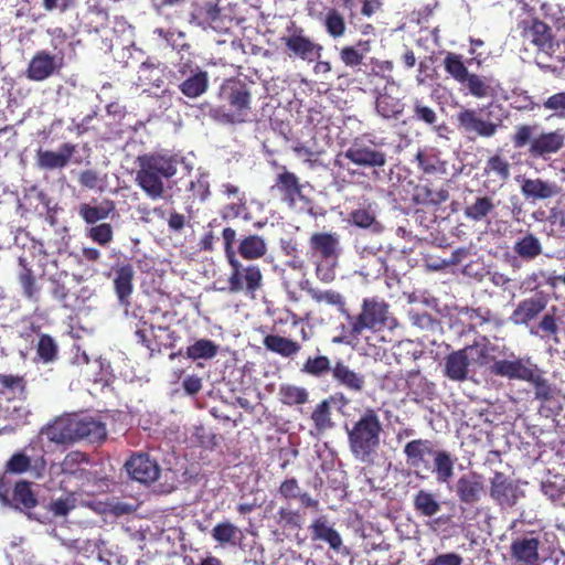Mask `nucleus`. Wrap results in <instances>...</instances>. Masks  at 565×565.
<instances>
[{"label":"nucleus","instance_id":"45","mask_svg":"<svg viewBox=\"0 0 565 565\" xmlns=\"http://www.w3.org/2000/svg\"><path fill=\"white\" fill-rule=\"evenodd\" d=\"M333 365L327 355L308 356L300 371L312 377H322L329 372L332 373Z\"/></svg>","mask_w":565,"mask_h":565},{"label":"nucleus","instance_id":"1","mask_svg":"<svg viewBox=\"0 0 565 565\" xmlns=\"http://www.w3.org/2000/svg\"><path fill=\"white\" fill-rule=\"evenodd\" d=\"M492 375L530 383L534 388V397L541 403V412L548 416H557L562 412L559 391L545 377V372L530 356L514 360H493L489 367Z\"/></svg>","mask_w":565,"mask_h":565},{"label":"nucleus","instance_id":"24","mask_svg":"<svg viewBox=\"0 0 565 565\" xmlns=\"http://www.w3.org/2000/svg\"><path fill=\"white\" fill-rule=\"evenodd\" d=\"M47 438L55 444H72L77 440L76 415L56 418L45 429Z\"/></svg>","mask_w":565,"mask_h":565},{"label":"nucleus","instance_id":"20","mask_svg":"<svg viewBox=\"0 0 565 565\" xmlns=\"http://www.w3.org/2000/svg\"><path fill=\"white\" fill-rule=\"evenodd\" d=\"M540 545L537 537H516L510 545V556L518 565H540Z\"/></svg>","mask_w":565,"mask_h":565},{"label":"nucleus","instance_id":"2","mask_svg":"<svg viewBox=\"0 0 565 565\" xmlns=\"http://www.w3.org/2000/svg\"><path fill=\"white\" fill-rule=\"evenodd\" d=\"M406 465L416 477L433 472L439 483H449L455 475L457 458L445 449H435L429 439H413L403 449Z\"/></svg>","mask_w":565,"mask_h":565},{"label":"nucleus","instance_id":"64","mask_svg":"<svg viewBox=\"0 0 565 565\" xmlns=\"http://www.w3.org/2000/svg\"><path fill=\"white\" fill-rule=\"evenodd\" d=\"M74 507V502L71 498H58L50 502L49 511L52 512L55 518L66 516Z\"/></svg>","mask_w":565,"mask_h":565},{"label":"nucleus","instance_id":"52","mask_svg":"<svg viewBox=\"0 0 565 565\" xmlns=\"http://www.w3.org/2000/svg\"><path fill=\"white\" fill-rule=\"evenodd\" d=\"M113 210V202H106V204L99 206H92L87 203H83L79 205L78 213L86 223L94 224L107 218Z\"/></svg>","mask_w":565,"mask_h":565},{"label":"nucleus","instance_id":"49","mask_svg":"<svg viewBox=\"0 0 565 565\" xmlns=\"http://www.w3.org/2000/svg\"><path fill=\"white\" fill-rule=\"evenodd\" d=\"M412 118L416 121L423 122L429 127H433L435 131H439L445 125L437 127L438 115L436 110L426 105L423 99L415 98L413 102V116Z\"/></svg>","mask_w":565,"mask_h":565},{"label":"nucleus","instance_id":"47","mask_svg":"<svg viewBox=\"0 0 565 565\" xmlns=\"http://www.w3.org/2000/svg\"><path fill=\"white\" fill-rule=\"evenodd\" d=\"M556 307H552L551 312H546L537 324V330H531L532 334H536L542 339H552L555 343H559L558 338V320L555 316Z\"/></svg>","mask_w":565,"mask_h":565},{"label":"nucleus","instance_id":"16","mask_svg":"<svg viewBox=\"0 0 565 565\" xmlns=\"http://www.w3.org/2000/svg\"><path fill=\"white\" fill-rule=\"evenodd\" d=\"M30 447L14 452L6 462V472L10 475H22L30 472L34 479L43 478L46 470L44 455L36 458L31 457L28 451Z\"/></svg>","mask_w":565,"mask_h":565},{"label":"nucleus","instance_id":"11","mask_svg":"<svg viewBox=\"0 0 565 565\" xmlns=\"http://www.w3.org/2000/svg\"><path fill=\"white\" fill-rule=\"evenodd\" d=\"M449 490L455 493L462 512L476 507L487 491L483 476L476 471L462 473Z\"/></svg>","mask_w":565,"mask_h":565},{"label":"nucleus","instance_id":"34","mask_svg":"<svg viewBox=\"0 0 565 565\" xmlns=\"http://www.w3.org/2000/svg\"><path fill=\"white\" fill-rule=\"evenodd\" d=\"M38 504V499L32 490V483L26 480L18 481L12 491V505L21 512H29Z\"/></svg>","mask_w":565,"mask_h":565},{"label":"nucleus","instance_id":"13","mask_svg":"<svg viewBox=\"0 0 565 565\" xmlns=\"http://www.w3.org/2000/svg\"><path fill=\"white\" fill-rule=\"evenodd\" d=\"M523 495L524 492L509 476L494 471L490 479V497L498 505L503 509L512 508Z\"/></svg>","mask_w":565,"mask_h":565},{"label":"nucleus","instance_id":"15","mask_svg":"<svg viewBox=\"0 0 565 565\" xmlns=\"http://www.w3.org/2000/svg\"><path fill=\"white\" fill-rule=\"evenodd\" d=\"M63 67V57L46 50L38 51L30 60L25 75L30 81L43 82Z\"/></svg>","mask_w":565,"mask_h":565},{"label":"nucleus","instance_id":"7","mask_svg":"<svg viewBox=\"0 0 565 565\" xmlns=\"http://www.w3.org/2000/svg\"><path fill=\"white\" fill-rule=\"evenodd\" d=\"M280 43L284 53L291 61L299 60L313 63L321 57L323 51V46L295 22L286 28V33L280 38Z\"/></svg>","mask_w":565,"mask_h":565},{"label":"nucleus","instance_id":"14","mask_svg":"<svg viewBox=\"0 0 565 565\" xmlns=\"http://www.w3.org/2000/svg\"><path fill=\"white\" fill-rule=\"evenodd\" d=\"M457 128L468 135L473 134L475 137L491 138L498 130V125L491 120L483 119L473 108H461L456 114Z\"/></svg>","mask_w":565,"mask_h":565},{"label":"nucleus","instance_id":"41","mask_svg":"<svg viewBox=\"0 0 565 565\" xmlns=\"http://www.w3.org/2000/svg\"><path fill=\"white\" fill-rule=\"evenodd\" d=\"M166 68V64L160 62L154 63L148 58L142 62L139 67V79L156 88H160L163 85V73Z\"/></svg>","mask_w":565,"mask_h":565},{"label":"nucleus","instance_id":"9","mask_svg":"<svg viewBox=\"0 0 565 565\" xmlns=\"http://www.w3.org/2000/svg\"><path fill=\"white\" fill-rule=\"evenodd\" d=\"M334 163L340 168H347L352 174L356 173L358 170L351 169L350 163L373 169L374 173L379 174L376 169L386 164V154L383 151L364 146L359 140H354L344 152L337 156Z\"/></svg>","mask_w":565,"mask_h":565},{"label":"nucleus","instance_id":"39","mask_svg":"<svg viewBox=\"0 0 565 565\" xmlns=\"http://www.w3.org/2000/svg\"><path fill=\"white\" fill-rule=\"evenodd\" d=\"M492 78L470 73L465 79L463 85L468 93L476 98L492 97L495 94L494 87L491 85Z\"/></svg>","mask_w":565,"mask_h":565},{"label":"nucleus","instance_id":"56","mask_svg":"<svg viewBox=\"0 0 565 565\" xmlns=\"http://www.w3.org/2000/svg\"><path fill=\"white\" fill-rule=\"evenodd\" d=\"M349 222L356 227L371 228L379 226L374 211L369 207H359L353 210L349 215Z\"/></svg>","mask_w":565,"mask_h":565},{"label":"nucleus","instance_id":"53","mask_svg":"<svg viewBox=\"0 0 565 565\" xmlns=\"http://www.w3.org/2000/svg\"><path fill=\"white\" fill-rule=\"evenodd\" d=\"M217 354V345L209 339H200L186 348V356L191 360L212 359Z\"/></svg>","mask_w":565,"mask_h":565},{"label":"nucleus","instance_id":"57","mask_svg":"<svg viewBox=\"0 0 565 565\" xmlns=\"http://www.w3.org/2000/svg\"><path fill=\"white\" fill-rule=\"evenodd\" d=\"M89 457L82 451L68 452L61 462V471L65 475H76L81 470L82 463H88Z\"/></svg>","mask_w":565,"mask_h":565},{"label":"nucleus","instance_id":"4","mask_svg":"<svg viewBox=\"0 0 565 565\" xmlns=\"http://www.w3.org/2000/svg\"><path fill=\"white\" fill-rule=\"evenodd\" d=\"M390 306L380 297L364 298L361 306V312L358 316L347 318L349 322V335L356 340L362 332L367 329L374 332L391 327Z\"/></svg>","mask_w":565,"mask_h":565},{"label":"nucleus","instance_id":"40","mask_svg":"<svg viewBox=\"0 0 565 565\" xmlns=\"http://www.w3.org/2000/svg\"><path fill=\"white\" fill-rule=\"evenodd\" d=\"M308 294L318 303L324 302L327 305L333 306L338 309V311L347 319L350 318L349 309L347 308L344 297L335 290H320L310 288Z\"/></svg>","mask_w":565,"mask_h":565},{"label":"nucleus","instance_id":"29","mask_svg":"<svg viewBox=\"0 0 565 565\" xmlns=\"http://www.w3.org/2000/svg\"><path fill=\"white\" fill-rule=\"evenodd\" d=\"M332 377L339 385L353 393H361L365 386L364 375L351 370L342 361H338L333 365Z\"/></svg>","mask_w":565,"mask_h":565},{"label":"nucleus","instance_id":"48","mask_svg":"<svg viewBox=\"0 0 565 565\" xmlns=\"http://www.w3.org/2000/svg\"><path fill=\"white\" fill-rule=\"evenodd\" d=\"M542 490L554 503L565 507V476H551L543 482Z\"/></svg>","mask_w":565,"mask_h":565},{"label":"nucleus","instance_id":"12","mask_svg":"<svg viewBox=\"0 0 565 565\" xmlns=\"http://www.w3.org/2000/svg\"><path fill=\"white\" fill-rule=\"evenodd\" d=\"M228 264L231 266L227 280L230 291L254 294L262 287L263 274L258 265L244 266L237 257L228 260Z\"/></svg>","mask_w":565,"mask_h":565},{"label":"nucleus","instance_id":"59","mask_svg":"<svg viewBox=\"0 0 565 565\" xmlns=\"http://www.w3.org/2000/svg\"><path fill=\"white\" fill-rule=\"evenodd\" d=\"M19 281L23 289V295L25 298L30 300H38V291L39 288L35 284V278L31 268H24L23 271L19 275Z\"/></svg>","mask_w":565,"mask_h":565},{"label":"nucleus","instance_id":"46","mask_svg":"<svg viewBox=\"0 0 565 565\" xmlns=\"http://www.w3.org/2000/svg\"><path fill=\"white\" fill-rule=\"evenodd\" d=\"M443 64L446 73L459 84L470 74L460 54L448 52Z\"/></svg>","mask_w":565,"mask_h":565},{"label":"nucleus","instance_id":"36","mask_svg":"<svg viewBox=\"0 0 565 565\" xmlns=\"http://www.w3.org/2000/svg\"><path fill=\"white\" fill-rule=\"evenodd\" d=\"M371 51L370 40H359L354 45H345L339 52L341 62L348 67L362 64L364 56Z\"/></svg>","mask_w":565,"mask_h":565},{"label":"nucleus","instance_id":"37","mask_svg":"<svg viewBox=\"0 0 565 565\" xmlns=\"http://www.w3.org/2000/svg\"><path fill=\"white\" fill-rule=\"evenodd\" d=\"M513 252L523 260H533L542 254L543 247L534 234L526 233L514 242Z\"/></svg>","mask_w":565,"mask_h":565},{"label":"nucleus","instance_id":"61","mask_svg":"<svg viewBox=\"0 0 565 565\" xmlns=\"http://www.w3.org/2000/svg\"><path fill=\"white\" fill-rule=\"evenodd\" d=\"M418 164L424 173H436L439 171L440 161L437 156L419 151L416 156Z\"/></svg>","mask_w":565,"mask_h":565},{"label":"nucleus","instance_id":"31","mask_svg":"<svg viewBox=\"0 0 565 565\" xmlns=\"http://www.w3.org/2000/svg\"><path fill=\"white\" fill-rule=\"evenodd\" d=\"M564 145V136L558 131L544 132L532 139L530 152L534 157H543L557 152Z\"/></svg>","mask_w":565,"mask_h":565},{"label":"nucleus","instance_id":"18","mask_svg":"<svg viewBox=\"0 0 565 565\" xmlns=\"http://www.w3.org/2000/svg\"><path fill=\"white\" fill-rule=\"evenodd\" d=\"M125 469L131 479L145 484L154 482L161 471L157 460L143 452L134 454L126 461Z\"/></svg>","mask_w":565,"mask_h":565},{"label":"nucleus","instance_id":"43","mask_svg":"<svg viewBox=\"0 0 565 565\" xmlns=\"http://www.w3.org/2000/svg\"><path fill=\"white\" fill-rule=\"evenodd\" d=\"M322 25L332 39H340L347 32V22L343 14L335 8H329L322 20Z\"/></svg>","mask_w":565,"mask_h":565},{"label":"nucleus","instance_id":"44","mask_svg":"<svg viewBox=\"0 0 565 565\" xmlns=\"http://www.w3.org/2000/svg\"><path fill=\"white\" fill-rule=\"evenodd\" d=\"M522 190L526 196L533 199H547L558 193L555 184L543 182L542 179H524Z\"/></svg>","mask_w":565,"mask_h":565},{"label":"nucleus","instance_id":"35","mask_svg":"<svg viewBox=\"0 0 565 565\" xmlns=\"http://www.w3.org/2000/svg\"><path fill=\"white\" fill-rule=\"evenodd\" d=\"M211 536L221 546H236L244 537L241 529L230 521L217 523L212 529Z\"/></svg>","mask_w":565,"mask_h":565},{"label":"nucleus","instance_id":"27","mask_svg":"<svg viewBox=\"0 0 565 565\" xmlns=\"http://www.w3.org/2000/svg\"><path fill=\"white\" fill-rule=\"evenodd\" d=\"M77 440L102 443L107 437L105 423L92 416L76 415Z\"/></svg>","mask_w":565,"mask_h":565},{"label":"nucleus","instance_id":"10","mask_svg":"<svg viewBox=\"0 0 565 565\" xmlns=\"http://www.w3.org/2000/svg\"><path fill=\"white\" fill-rule=\"evenodd\" d=\"M171 83L175 84L185 97L198 98L207 92L210 77L206 71L188 61L177 66Z\"/></svg>","mask_w":565,"mask_h":565},{"label":"nucleus","instance_id":"23","mask_svg":"<svg viewBox=\"0 0 565 565\" xmlns=\"http://www.w3.org/2000/svg\"><path fill=\"white\" fill-rule=\"evenodd\" d=\"M113 271L116 296L121 305H129L134 291V266L130 263H118L113 267Z\"/></svg>","mask_w":565,"mask_h":565},{"label":"nucleus","instance_id":"19","mask_svg":"<svg viewBox=\"0 0 565 565\" xmlns=\"http://www.w3.org/2000/svg\"><path fill=\"white\" fill-rule=\"evenodd\" d=\"M406 181L407 192L411 193V200L417 204L438 205L449 199V191L445 186L435 188L431 183H415L413 179H398ZM428 181V179H426Z\"/></svg>","mask_w":565,"mask_h":565},{"label":"nucleus","instance_id":"22","mask_svg":"<svg viewBox=\"0 0 565 565\" xmlns=\"http://www.w3.org/2000/svg\"><path fill=\"white\" fill-rule=\"evenodd\" d=\"M273 190L289 205H295L297 201H310L313 192V188L308 181L299 183V179H277Z\"/></svg>","mask_w":565,"mask_h":565},{"label":"nucleus","instance_id":"63","mask_svg":"<svg viewBox=\"0 0 565 565\" xmlns=\"http://www.w3.org/2000/svg\"><path fill=\"white\" fill-rule=\"evenodd\" d=\"M278 492L285 500H295L299 497L301 489L296 478H288L280 483Z\"/></svg>","mask_w":565,"mask_h":565},{"label":"nucleus","instance_id":"62","mask_svg":"<svg viewBox=\"0 0 565 565\" xmlns=\"http://www.w3.org/2000/svg\"><path fill=\"white\" fill-rule=\"evenodd\" d=\"M141 189L151 198L159 199L163 194L162 179H136Z\"/></svg>","mask_w":565,"mask_h":565},{"label":"nucleus","instance_id":"8","mask_svg":"<svg viewBox=\"0 0 565 565\" xmlns=\"http://www.w3.org/2000/svg\"><path fill=\"white\" fill-rule=\"evenodd\" d=\"M139 172L137 177H182L190 174L191 169L183 158L161 153H146L137 158Z\"/></svg>","mask_w":565,"mask_h":565},{"label":"nucleus","instance_id":"55","mask_svg":"<svg viewBox=\"0 0 565 565\" xmlns=\"http://www.w3.org/2000/svg\"><path fill=\"white\" fill-rule=\"evenodd\" d=\"M494 205L490 198L482 196L478 198L475 203L468 205L465 209V215L472 221H481L486 217L492 210Z\"/></svg>","mask_w":565,"mask_h":565},{"label":"nucleus","instance_id":"42","mask_svg":"<svg viewBox=\"0 0 565 565\" xmlns=\"http://www.w3.org/2000/svg\"><path fill=\"white\" fill-rule=\"evenodd\" d=\"M376 113L385 118H397L404 110L401 99L387 93L379 94L375 100Z\"/></svg>","mask_w":565,"mask_h":565},{"label":"nucleus","instance_id":"6","mask_svg":"<svg viewBox=\"0 0 565 565\" xmlns=\"http://www.w3.org/2000/svg\"><path fill=\"white\" fill-rule=\"evenodd\" d=\"M220 98L230 107L223 114V120L228 124L245 122L250 114V86L237 77L226 79L220 87Z\"/></svg>","mask_w":565,"mask_h":565},{"label":"nucleus","instance_id":"51","mask_svg":"<svg viewBox=\"0 0 565 565\" xmlns=\"http://www.w3.org/2000/svg\"><path fill=\"white\" fill-rule=\"evenodd\" d=\"M279 399L284 405H303L309 401V393L305 387L285 384L279 387Z\"/></svg>","mask_w":565,"mask_h":565},{"label":"nucleus","instance_id":"38","mask_svg":"<svg viewBox=\"0 0 565 565\" xmlns=\"http://www.w3.org/2000/svg\"><path fill=\"white\" fill-rule=\"evenodd\" d=\"M246 260L259 259L267 253V245L259 235H248L241 239L237 252Z\"/></svg>","mask_w":565,"mask_h":565},{"label":"nucleus","instance_id":"5","mask_svg":"<svg viewBox=\"0 0 565 565\" xmlns=\"http://www.w3.org/2000/svg\"><path fill=\"white\" fill-rule=\"evenodd\" d=\"M489 362V350L486 344L473 343L452 351L444 358V376L454 382L469 379L470 365L483 366Z\"/></svg>","mask_w":565,"mask_h":565},{"label":"nucleus","instance_id":"30","mask_svg":"<svg viewBox=\"0 0 565 565\" xmlns=\"http://www.w3.org/2000/svg\"><path fill=\"white\" fill-rule=\"evenodd\" d=\"M312 541H322L329 544V546L339 551L342 545V539L337 530L328 524L326 516H319L313 520L309 526Z\"/></svg>","mask_w":565,"mask_h":565},{"label":"nucleus","instance_id":"60","mask_svg":"<svg viewBox=\"0 0 565 565\" xmlns=\"http://www.w3.org/2000/svg\"><path fill=\"white\" fill-rule=\"evenodd\" d=\"M88 236L99 245H107L113 241L114 233L113 227L108 223H103L97 226H93L89 232Z\"/></svg>","mask_w":565,"mask_h":565},{"label":"nucleus","instance_id":"54","mask_svg":"<svg viewBox=\"0 0 565 565\" xmlns=\"http://www.w3.org/2000/svg\"><path fill=\"white\" fill-rule=\"evenodd\" d=\"M58 348L49 334H41L36 345L38 358L44 363H51L57 358Z\"/></svg>","mask_w":565,"mask_h":565},{"label":"nucleus","instance_id":"32","mask_svg":"<svg viewBox=\"0 0 565 565\" xmlns=\"http://www.w3.org/2000/svg\"><path fill=\"white\" fill-rule=\"evenodd\" d=\"M413 508L417 515L431 518L440 512L441 503L436 493L420 489L414 494Z\"/></svg>","mask_w":565,"mask_h":565},{"label":"nucleus","instance_id":"26","mask_svg":"<svg viewBox=\"0 0 565 565\" xmlns=\"http://www.w3.org/2000/svg\"><path fill=\"white\" fill-rule=\"evenodd\" d=\"M547 306V298L542 294H535L533 297L521 300L511 315V320L515 324H529Z\"/></svg>","mask_w":565,"mask_h":565},{"label":"nucleus","instance_id":"50","mask_svg":"<svg viewBox=\"0 0 565 565\" xmlns=\"http://www.w3.org/2000/svg\"><path fill=\"white\" fill-rule=\"evenodd\" d=\"M311 420L317 433L319 434H323L326 430L331 429L334 426L331 417V406L329 399H323L316 405L311 413Z\"/></svg>","mask_w":565,"mask_h":565},{"label":"nucleus","instance_id":"3","mask_svg":"<svg viewBox=\"0 0 565 565\" xmlns=\"http://www.w3.org/2000/svg\"><path fill=\"white\" fill-rule=\"evenodd\" d=\"M352 456L362 463H372L381 445L383 425L377 412L367 407L360 417L345 426Z\"/></svg>","mask_w":565,"mask_h":565},{"label":"nucleus","instance_id":"17","mask_svg":"<svg viewBox=\"0 0 565 565\" xmlns=\"http://www.w3.org/2000/svg\"><path fill=\"white\" fill-rule=\"evenodd\" d=\"M518 26L524 44H532L542 52L552 50L553 35L546 23L537 19H527L522 20Z\"/></svg>","mask_w":565,"mask_h":565},{"label":"nucleus","instance_id":"58","mask_svg":"<svg viewBox=\"0 0 565 565\" xmlns=\"http://www.w3.org/2000/svg\"><path fill=\"white\" fill-rule=\"evenodd\" d=\"M278 523L284 529L299 530L302 527L303 518L299 510H291L288 508H280L277 511Z\"/></svg>","mask_w":565,"mask_h":565},{"label":"nucleus","instance_id":"28","mask_svg":"<svg viewBox=\"0 0 565 565\" xmlns=\"http://www.w3.org/2000/svg\"><path fill=\"white\" fill-rule=\"evenodd\" d=\"M75 151L76 146L68 142L63 143L58 151L39 150L36 154L38 163L46 169L64 168L68 164Z\"/></svg>","mask_w":565,"mask_h":565},{"label":"nucleus","instance_id":"21","mask_svg":"<svg viewBox=\"0 0 565 565\" xmlns=\"http://www.w3.org/2000/svg\"><path fill=\"white\" fill-rule=\"evenodd\" d=\"M220 0H195L192 3L190 22L203 29H217L221 19Z\"/></svg>","mask_w":565,"mask_h":565},{"label":"nucleus","instance_id":"25","mask_svg":"<svg viewBox=\"0 0 565 565\" xmlns=\"http://www.w3.org/2000/svg\"><path fill=\"white\" fill-rule=\"evenodd\" d=\"M309 247L313 255L322 259H335L340 254V235L338 233L318 232L309 239Z\"/></svg>","mask_w":565,"mask_h":565},{"label":"nucleus","instance_id":"33","mask_svg":"<svg viewBox=\"0 0 565 565\" xmlns=\"http://www.w3.org/2000/svg\"><path fill=\"white\" fill-rule=\"evenodd\" d=\"M263 344L266 350L287 359L294 358L301 350L300 343L278 334H267L263 340Z\"/></svg>","mask_w":565,"mask_h":565}]
</instances>
